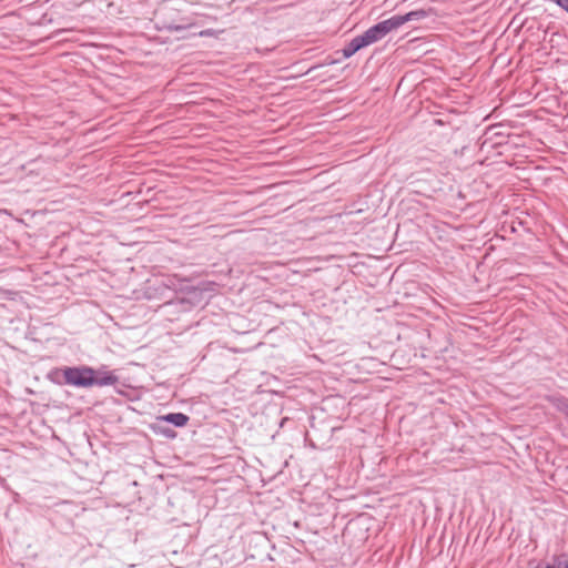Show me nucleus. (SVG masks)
Returning <instances> with one entry per match:
<instances>
[{
  "instance_id": "nucleus-5",
  "label": "nucleus",
  "mask_w": 568,
  "mask_h": 568,
  "mask_svg": "<svg viewBox=\"0 0 568 568\" xmlns=\"http://www.w3.org/2000/svg\"><path fill=\"white\" fill-rule=\"evenodd\" d=\"M368 43L366 42V38H364L363 34L354 37L349 42H347L343 49L342 53L345 59L351 58L354 55L357 51L361 49L367 47Z\"/></svg>"
},
{
  "instance_id": "nucleus-8",
  "label": "nucleus",
  "mask_w": 568,
  "mask_h": 568,
  "mask_svg": "<svg viewBox=\"0 0 568 568\" xmlns=\"http://www.w3.org/2000/svg\"><path fill=\"white\" fill-rule=\"evenodd\" d=\"M156 430L159 433H161L162 435H164L166 438H174L175 437L174 430H172L170 428H163L160 425H158L156 426Z\"/></svg>"
},
{
  "instance_id": "nucleus-10",
  "label": "nucleus",
  "mask_w": 568,
  "mask_h": 568,
  "mask_svg": "<svg viewBox=\"0 0 568 568\" xmlns=\"http://www.w3.org/2000/svg\"><path fill=\"white\" fill-rule=\"evenodd\" d=\"M189 27L190 24H169L166 29L170 31H182L187 29Z\"/></svg>"
},
{
  "instance_id": "nucleus-1",
  "label": "nucleus",
  "mask_w": 568,
  "mask_h": 568,
  "mask_svg": "<svg viewBox=\"0 0 568 568\" xmlns=\"http://www.w3.org/2000/svg\"><path fill=\"white\" fill-rule=\"evenodd\" d=\"M63 376V384L78 388L92 387L95 369L91 366H65L60 369Z\"/></svg>"
},
{
  "instance_id": "nucleus-4",
  "label": "nucleus",
  "mask_w": 568,
  "mask_h": 568,
  "mask_svg": "<svg viewBox=\"0 0 568 568\" xmlns=\"http://www.w3.org/2000/svg\"><path fill=\"white\" fill-rule=\"evenodd\" d=\"M119 382V376L114 371H108L104 367L95 369L92 386H113Z\"/></svg>"
},
{
  "instance_id": "nucleus-11",
  "label": "nucleus",
  "mask_w": 568,
  "mask_h": 568,
  "mask_svg": "<svg viewBox=\"0 0 568 568\" xmlns=\"http://www.w3.org/2000/svg\"><path fill=\"white\" fill-rule=\"evenodd\" d=\"M180 304L183 306V310H184V311L189 310V308L185 306V305H189V304H190V303H189V301H186V300L182 298V300L180 301Z\"/></svg>"
},
{
  "instance_id": "nucleus-6",
  "label": "nucleus",
  "mask_w": 568,
  "mask_h": 568,
  "mask_svg": "<svg viewBox=\"0 0 568 568\" xmlns=\"http://www.w3.org/2000/svg\"><path fill=\"white\" fill-rule=\"evenodd\" d=\"M189 419V416L183 413H169L158 417L159 423L172 424L175 427H184Z\"/></svg>"
},
{
  "instance_id": "nucleus-7",
  "label": "nucleus",
  "mask_w": 568,
  "mask_h": 568,
  "mask_svg": "<svg viewBox=\"0 0 568 568\" xmlns=\"http://www.w3.org/2000/svg\"><path fill=\"white\" fill-rule=\"evenodd\" d=\"M558 568H568V554L557 556Z\"/></svg>"
},
{
  "instance_id": "nucleus-3",
  "label": "nucleus",
  "mask_w": 568,
  "mask_h": 568,
  "mask_svg": "<svg viewBox=\"0 0 568 568\" xmlns=\"http://www.w3.org/2000/svg\"><path fill=\"white\" fill-rule=\"evenodd\" d=\"M435 14H436L435 9L432 7H427V8H419L416 10H412L405 14H395L394 18H395V21H397V27L399 28L406 22L420 21V20L427 19L429 17H433Z\"/></svg>"
},
{
  "instance_id": "nucleus-2",
  "label": "nucleus",
  "mask_w": 568,
  "mask_h": 568,
  "mask_svg": "<svg viewBox=\"0 0 568 568\" xmlns=\"http://www.w3.org/2000/svg\"><path fill=\"white\" fill-rule=\"evenodd\" d=\"M398 29L397 21H395L394 16L390 18L379 21L376 24L368 28L362 34L366 38V42L373 44L383 38H385L390 31Z\"/></svg>"
},
{
  "instance_id": "nucleus-9",
  "label": "nucleus",
  "mask_w": 568,
  "mask_h": 568,
  "mask_svg": "<svg viewBox=\"0 0 568 568\" xmlns=\"http://www.w3.org/2000/svg\"><path fill=\"white\" fill-rule=\"evenodd\" d=\"M219 33H220V31H217L215 29H204L199 32V36L202 38H207V37H217Z\"/></svg>"
}]
</instances>
